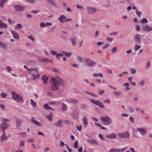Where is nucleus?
<instances>
[{
  "mask_svg": "<svg viewBox=\"0 0 152 152\" xmlns=\"http://www.w3.org/2000/svg\"><path fill=\"white\" fill-rule=\"evenodd\" d=\"M51 89L54 91L58 90L59 86H64L65 84V81L60 77H51Z\"/></svg>",
  "mask_w": 152,
  "mask_h": 152,
  "instance_id": "f257e3e1",
  "label": "nucleus"
},
{
  "mask_svg": "<svg viewBox=\"0 0 152 152\" xmlns=\"http://www.w3.org/2000/svg\"><path fill=\"white\" fill-rule=\"evenodd\" d=\"M27 70L30 71V78L34 80L37 79L40 77V75L37 73V71L36 69H34L32 68H27Z\"/></svg>",
  "mask_w": 152,
  "mask_h": 152,
  "instance_id": "f03ea898",
  "label": "nucleus"
},
{
  "mask_svg": "<svg viewBox=\"0 0 152 152\" xmlns=\"http://www.w3.org/2000/svg\"><path fill=\"white\" fill-rule=\"evenodd\" d=\"M1 119L3 122L1 124V128L3 131L4 132L9 126V124L7 123V122H9V120L7 119L4 118H2Z\"/></svg>",
  "mask_w": 152,
  "mask_h": 152,
  "instance_id": "7ed1b4c3",
  "label": "nucleus"
},
{
  "mask_svg": "<svg viewBox=\"0 0 152 152\" xmlns=\"http://www.w3.org/2000/svg\"><path fill=\"white\" fill-rule=\"evenodd\" d=\"M12 98L16 101L21 102L23 101V99L21 96L19 94H17L15 92L12 93Z\"/></svg>",
  "mask_w": 152,
  "mask_h": 152,
  "instance_id": "20e7f679",
  "label": "nucleus"
},
{
  "mask_svg": "<svg viewBox=\"0 0 152 152\" xmlns=\"http://www.w3.org/2000/svg\"><path fill=\"white\" fill-rule=\"evenodd\" d=\"M129 136V134L128 132H124L121 133H118L115 134V138L119 137L121 138H128Z\"/></svg>",
  "mask_w": 152,
  "mask_h": 152,
  "instance_id": "39448f33",
  "label": "nucleus"
},
{
  "mask_svg": "<svg viewBox=\"0 0 152 152\" xmlns=\"http://www.w3.org/2000/svg\"><path fill=\"white\" fill-rule=\"evenodd\" d=\"M101 119L102 121L104 122V124L105 125H109L111 122V119L108 116L105 117H101Z\"/></svg>",
  "mask_w": 152,
  "mask_h": 152,
  "instance_id": "423d86ee",
  "label": "nucleus"
},
{
  "mask_svg": "<svg viewBox=\"0 0 152 152\" xmlns=\"http://www.w3.org/2000/svg\"><path fill=\"white\" fill-rule=\"evenodd\" d=\"M58 20L60 23L69 21L71 20V19L67 18L64 15H61V16L58 18Z\"/></svg>",
  "mask_w": 152,
  "mask_h": 152,
  "instance_id": "0eeeda50",
  "label": "nucleus"
},
{
  "mask_svg": "<svg viewBox=\"0 0 152 152\" xmlns=\"http://www.w3.org/2000/svg\"><path fill=\"white\" fill-rule=\"evenodd\" d=\"M91 102L95 104L100 107L101 108H103L104 105L102 103L98 100L95 101L93 99H91Z\"/></svg>",
  "mask_w": 152,
  "mask_h": 152,
  "instance_id": "6e6552de",
  "label": "nucleus"
},
{
  "mask_svg": "<svg viewBox=\"0 0 152 152\" xmlns=\"http://www.w3.org/2000/svg\"><path fill=\"white\" fill-rule=\"evenodd\" d=\"M85 61L86 62L87 65L88 66H93L96 65V63L94 61L89 58H87L85 59Z\"/></svg>",
  "mask_w": 152,
  "mask_h": 152,
  "instance_id": "1a4fd4ad",
  "label": "nucleus"
},
{
  "mask_svg": "<svg viewBox=\"0 0 152 152\" xmlns=\"http://www.w3.org/2000/svg\"><path fill=\"white\" fill-rule=\"evenodd\" d=\"M142 30L144 31H152V27L149 26L148 25H146L143 26Z\"/></svg>",
  "mask_w": 152,
  "mask_h": 152,
  "instance_id": "9d476101",
  "label": "nucleus"
},
{
  "mask_svg": "<svg viewBox=\"0 0 152 152\" xmlns=\"http://www.w3.org/2000/svg\"><path fill=\"white\" fill-rule=\"evenodd\" d=\"M63 123V120H59L58 122L54 123V125L56 127L60 128L62 126Z\"/></svg>",
  "mask_w": 152,
  "mask_h": 152,
  "instance_id": "9b49d317",
  "label": "nucleus"
},
{
  "mask_svg": "<svg viewBox=\"0 0 152 152\" xmlns=\"http://www.w3.org/2000/svg\"><path fill=\"white\" fill-rule=\"evenodd\" d=\"M22 121L20 119H17L16 121V128L17 129H19L20 127Z\"/></svg>",
  "mask_w": 152,
  "mask_h": 152,
  "instance_id": "f8f14e48",
  "label": "nucleus"
},
{
  "mask_svg": "<svg viewBox=\"0 0 152 152\" xmlns=\"http://www.w3.org/2000/svg\"><path fill=\"white\" fill-rule=\"evenodd\" d=\"M134 39L137 42H140L141 40V35L139 34H136L134 36Z\"/></svg>",
  "mask_w": 152,
  "mask_h": 152,
  "instance_id": "ddd939ff",
  "label": "nucleus"
},
{
  "mask_svg": "<svg viewBox=\"0 0 152 152\" xmlns=\"http://www.w3.org/2000/svg\"><path fill=\"white\" fill-rule=\"evenodd\" d=\"M88 10L89 12L91 14L94 13L98 11V10L92 7L88 8Z\"/></svg>",
  "mask_w": 152,
  "mask_h": 152,
  "instance_id": "4468645a",
  "label": "nucleus"
},
{
  "mask_svg": "<svg viewBox=\"0 0 152 152\" xmlns=\"http://www.w3.org/2000/svg\"><path fill=\"white\" fill-rule=\"evenodd\" d=\"M11 33L13 35V38L15 39H18L19 38V34L15 31L13 30H12L11 31Z\"/></svg>",
  "mask_w": 152,
  "mask_h": 152,
  "instance_id": "2eb2a0df",
  "label": "nucleus"
},
{
  "mask_svg": "<svg viewBox=\"0 0 152 152\" xmlns=\"http://www.w3.org/2000/svg\"><path fill=\"white\" fill-rule=\"evenodd\" d=\"M15 8L16 11H21L24 10L25 7L20 5H17L15 6Z\"/></svg>",
  "mask_w": 152,
  "mask_h": 152,
  "instance_id": "dca6fc26",
  "label": "nucleus"
},
{
  "mask_svg": "<svg viewBox=\"0 0 152 152\" xmlns=\"http://www.w3.org/2000/svg\"><path fill=\"white\" fill-rule=\"evenodd\" d=\"M137 130L139 132H141L142 135H143L147 133V131L145 128H137Z\"/></svg>",
  "mask_w": 152,
  "mask_h": 152,
  "instance_id": "f3484780",
  "label": "nucleus"
},
{
  "mask_svg": "<svg viewBox=\"0 0 152 152\" xmlns=\"http://www.w3.org/2000/svg\"><path fill=\"white\" fill-rule=\"evenodd\" d=\"M66 101L68 103H71L74 104L77 103L78 102V101L77 100L71 99H67Z\"/></svg>",
  "mask_w": 152,
  "mask_h": 152,
  "instance_id": "a211bd4d",
  "label": "nucleus"
},
{
  "mask_svg": "<svg viewBox=\"0 0 152 152\" xmlns=\"http://www.w3.org/2000/svg\"><path fill=\"white\" fill-rule=\"evenodd\" d=\"M31 123H33L34 124L37 126H41V124L38 121L36 120L34 118H32L31 120Z\"/></svg>",
  "mask_w": 152,
  "mask_h": 152,
  "instance_id": "6ab92c4d",
  "label": "nucleus"
},
{
  "mask_svg": "<svg viewBox=\"0 0 152 152\" xmlns=\"http://www.w3.org/2000/svg\"><path fill=\"white\" fill-rule=\"evenodd\" d=\"M83 124H84V126L85 127H86L87 126L88 124V120L86 116H85L83 117Z\"/></svg>",
  "mask_w": 152,
  "mask_h": 152,
  "instance_id": "aec40b11",
  "label": "nucleus"
},
{
  "mask_svg": "<svg viewBox=\"0 0 152 152\" xmlns=\"http://www.w3.org/2000/svg\"><path fill=\"white\" fill-rule=\"evenodd\" d=\"M88 142L90 144L93 145H97L98 144V142L96 140L91 139V140H88Z\"/></svg>",
  "mask_w": 152,
  "mask_h": 152,
  "instance_id": "412c9836",
  "label": "nucleus"
},
{
  "mask_svg": "<svg viewBox=\"0 0 152 152\" xmlns=\"http://www.w3.org/2000/svg\"><path fill=\"white\" fill-rule=\"evenodd\" d=\"M127 149V147L122 148L121 149H118L117 148H115V152H123L124 151L126 150Z\"/></svg>",
  "mask_w": 152,
  "mask_h": 152,
  "instance_id": "4be33fe9",
  "label": "nucleus"
},
{
  "mask_svg": "<svg viewBox=\"0 0 152 152\" xmlns=\"http://www.w3.org/2000/svg\"><path fill=\"white\" fill-rule=\"evenodd\" d=\"M7 27V24L3 23L0 20V28H6Z\"/></svg>",
  "mask_w": 152,
  "mask_h": 152,
  "instance_id": "5701e85b",
  "label": "nucleus"
},
{
  "mask_svg": "<svg viewBox=\"0 0 152 152\" xmlns=\"http://www.w3.org/2000/svg\"><path fill=\"white\" fill-rule=\"evenodd\" d=\"M42 79L43 80L44 83H47V81L48 80V77L45 76H43L42 77Z\"/></svg>",
  "mask_w": 152,
  "mask_h": 152,
  "instance_id": "b1692460",
  "label": "nucleus"
},
{
  "mask_svg": "<svg viewBox=\"0 0 152 152\" xmlns=\"http://www.w3.org/2000/svg\"><path fill=\"white\" fill-rule=\"evenodd\" d=\"M40 60L42 61H44L45 62H51V60H50L48 58H40Z\"/></svg>",
  "mask_w": 152,
  "mask_h": 152,
  "instance_id": "393cba45",
  "label": "nucleus"
},
{
  "mask_svg": "<svg viewBox=\"0 0 152 152\" xmlns=\"http://www.w3.org/2000/svg\"><path fill=\"white\" fill-rule=\"evenodd\" d=\"M0 46L2 47L3 48H7V44L1 41H0Z\"/></svg>",
  "mask_w": 152,
  "mask_h": 152,
  "instance_id": "a878e982",
  "label": "nucleus"
},
{
  "mask_svg": "<svg viewBox=\"0 0 152 152\" xmlns=\"http://www.w3.org/2000/svg\"><path fill=\"white\" fill-rule=\"evenodd\" d=\"M7 0H0V8H2L3 7L4 3Z\"/></svg>",
  "mask_w": 152,
  "mask_h": 152,
  "instance_id": "bb28decb",
  "label": "nucleus"
},
{
  "mask_svg": "<svg viewBox=\"0 0 152 152\" xmlns=\"http://www.w3.org/2000/svg\"><path fill=\"white\" fill-rule=\"evenodd\" d=\"M129 83H126L124 84V86L126 87L125 89L126 91H129L130 90V88L129 87Z\"/></svg>",
  "mask_w": 152,
  "mask_h": 152,
  "instance_id": "cd10ccee",
  "label": "nucleus"
},
{
  "mask_svg": "<svg viewBox=\"0 0 152 152\" xmlns=\"http://www.w3.org/2000/svg\"><path fill=\"white\" fill-rule=\"evenodd\" d=\"M148 22V20L146 18H143L142 19V20L140 21V23L143 24H144V23H147Z\"/></svg>",
  "mask_w": 152,
  "mask_h": 152,
  "instance_id": "c85d7f7f",
  "label": "nucleus"
},
{
  "mask_svg": "<svg viewBox=\"0 0 152 152\" xmlns=\"http://www.w3.org/2000/svg\"><path fill=\"white\" fill-rule=\"evenodd\" d=\"M62 53H64L66 56L67 57H69L72 55V53L70 52H66L65 51H63Z\"/></svg>",
  "mask_w": 152,
  "mask_h": 152,
  "instance_id": "c756f323",
  "label": "nucleus"
},
{
  "mask_svg": "<svg viewBox=\"0 0 152 152\" xmlns=\"http://www.w3.org/2000/svg\"><path fill=\"white\" fill-rule=\"evenodd\" d=\"M22 28V26H21V24H17L16 26H15V29H17L20 30Z\"/></svg>",
  "mask_w": 152,
  "mask_h": 152,
  "instance_id": "7c9ffc66",
  "label": "nucleus"
},
{
  "mask_svg": "<svg viewBox=\"0 0 152 152\" xmlns=\"http://www.w3.org/2000/svg\"><path fill=\"white\" fill-rule=\"evenodd\" d=\"M53 114L52 113H50L49 115H47V117L48 120L50 121H52V118H53Z\"/></svg>",
  "mask_w": 152,
  "mask_h": 152,
  "instance_id": "2f4dec72",
  "label": "nucleus"
},
{
  "mask_svg": "<svg viewBox=\"0 0 152 152\" xmlns=\"http://www.w3.org/2000/svg\"><path fill=\"white\" fill-rule=\"evenodd\" d=\"M7 136H5V133L4 132L3 135L1 136V141H3L6 140L7 139Z\"/></svg>",
  "mask_w": 152,
  "mask_h": 152,
  "instance_id": "473e14b6",
  "label": "nucleus"
},
{
  "mask_svg": "<svg viewBox=\"0 0 152 152\" xmlns=\"http://www.w3.org/2000/svg\"><path fill=\"white\" fill-rule=\"evenodd\" d=\"M75 40L76 39L75 38H72L71 39V43L73 46H75L76 44Z\"/></svg>",
  "mask_w": 152,
  "mask_h": 152,
  "instance_id": "72a5a7b5",
  "label": "nucleus"
},
{
  "mask_svg": "<svg viewBox=\"0 0 152 152\" xmlns=\"http://www.w3.org/2000/svg\"><path fill=\"white\" fill-rule=\"evenodd\" d=\"M93 76L94 77H103V75L101 73L100 74H95L94 73L93 74Z\"/></svg>",
  "mask_w": 152,
  "mask_h": 152,
  "instance_id": "f704fd0d",
  "label": "nucleus"
},
{
  "mask_svg": "<svg viewBox=\"0 0 152 152\" xmlns=\"http://www.w3.org/2000/svg\"><path fill=\"white\" fill-rule=\"evenodd\" d=\"M106 137L108 138H113L114 137V134L112 133L111 134L106 135Z\"/></svg>",
  "mask_w": 152,
  "mask_h": 152,
  "instance_id": "c9c22d12",
  "label": "nucleus"
},
{
  "mask_svg": "<svg viewBox=\"0 0 152 152\" xmlns=\"http://www.w3.org/2000/svg\"><path fill=\"white\" fill-rule=\"evenodd\" d=\"M136 72V69L134 68L131 69V73L132 74H135Z\"/></svg>",
  "mask_w": 152,
  "mask_h": 152,
  "instance_id": "e433bc0d",
  "label": "nucleus"
},
{
  "mask_svg": "<svg viewBox=\"0 0 152 152\" xmlns=\"http://www.w3.org/2000/svg\"><path fill=\"white\" fill-rule=\"evenodd\" d=\"M30 101L31 105L34 107H36L37 105L36 103L32 99H31Z\"/></svg>",
  "mask_w": 152,
  "mask_h": 152,
  "instance_id": "4c0bfd02",
  "label": "nucleus"
},
{
  "mask_svg": "<svg viewBox=\"0 0 152 152\" xmlns=\"http://www.w3.org/2000/svg\"><path fill=\"white\" fill-rule=\"evenodd\" d=\"M44 109L48 110L52 109L47 104H45L44 105Z\"/></svg>",
  "mask_w": 152,
  "mask_h": 152,
  "instance_id": "58836bf2",
  "label": "nucleus"
},
{
  "mask_svg": "<svg viewBox=\"0 0 152 152\" xmlns=\"http://www.w3.org/2000/svg\"><path fill=\"white\" fill-rule=\"evenodd\" d=\"M62 109L64 111H65V110H66V109H67L66 106L64 103L62 104Z\"/></svg>",
  "mask_w": 152,
  "mask_h": 152,
  "instance_id": "ea45409f",
  "label": "nucleus"
},
{
  "mask_svg": "<svg viewBox=\"0 0 152 152\" xmlns=\"http://www.w3.org/2000/svg\"><path fill=\"white\" fill-rule=\"evenodd\" d=\"M141 48L140 46H139L137 45H136L134 47V50L136 51H137L140 49Z\"/></svg>",
  "mask_w": 152,
  "mask_h": 152,
  "instance_id": "a19ab883",
  "label": "nucleus"
},
{
  "mask_svg": "<svg viewBox=\"0 0 152 152\" xmlns=\"http://www.w3.org/2000/svg\"><path fill=\"white\" fill-rule=\"evenodd\" d=\"M25 145V142L24 141H20V143L19 145L20 146H23Z\"/></svg>",
  "mask_w": 152,
  "mask_h": 152,
  "instance_id": "79ce46f5",
  "label": "nucleus"
},
{
  "mask_svg": "<svg viewBox=\"0 0 152 152\" xmlns=\"http://www.w3.org/2000/svg\"><path fill=\"white\" fill-rule=\"evenodd\" d=\"M48 3L50 4L54 5L55 4L54 2H53V0H46Z\"/></svg>",
  "mask_w": 152,
  "mask_h": 152,
  "instance_id": "37998d69",
  "label": "nucleus"
},
{
  "mask_svg": "<svg viewBox=\"0 0 152 152\" xmlns=\"http://www.w3.org/2000/svg\"><path fill=\"white\" fill-rule=\"evenodd\" d=\"M105 40L106 41H110V42H112V41H113V38H111L110 37H107L105 38Z\"/></svg>",
  "mask_w": 152,
  "mask_h": 152,
  "instance_id": "c03bdc74",
  "label": "nucleus"
},
{
  "mask_svg": "<svg viewBox=\"0 0 152 152\" xmlns=\"http://www.w3.org/2000/svg\"><path fill=\"white\" fill-rule=\"evenodd\" d=\"M145 84V82L143 80H141L139 82V85L140 86H143Z\"/></svg>",
  "mask_w": 152,
  "mask_h": 152,
  "instance_id": "a18cd8bd",
  "label": "nucleus"
},
{
  "mask_svg": "<svg viewBox=\"0 0 152 152\" xmlns=\"http://www.w3.org/2000/svg\"><path fill=\"white\" fill-rule=\"evenodd\" d=\"M41 27L42 28L46 26L45 23L43 22H41L40 24Z\"/></svg>",
  "mask_w": 152,
  "mask_h": 152,
  "instance_id": "49530a36",
  "label": "nucleus"
},
{
  "mask_svg": "<svg viewBox=\"0 0 152 152\" xmlns=\"http://www.w3.org/2000/svg\"><path fill=\"white\" fill-rule=\"evenodd\" d=\"M1 95L2 98H4L6 97L7 94L6 93H1Z\"/></svg>",
  "mask_w": 152,
  "mask_h": 152,
  "instance_id": "de8ad7c7",
  "label": "nucleus"
},
{
  "mask_svg": "<svg viewBox=\"0 0 152 152\" xmlns=\"http://www.w3.org/2000/svg\"><path fill=\"white\" fill-rule=\"evenodd\" d=\"M99 138L101 140H105L104 137H103L101 134H99Z\"/></svg>",
  "mask_w": 152,
  "mask_h": 152,
  "instance_id": "09e8293b",
  "label": "nucleus"
},
{
  "mask_svg": "<svg viewBox=\"0 0 152 152\" xmlns=\"http://www.w3.org/2000/svg\"><path fill=\"white\" fill-rule=\"evenodd\" d=\"M74 148H78V142L76 141L75 142V145L74 146Z\"/></svg>",
  "mask_w": 152,
  "mask_h": 152,
  "instance_id": "8fccbe9b",
  "label": "nucleus"
},
{
  "mask_svg": "<svg viewBox=\"0 0 152 152\" xmlns=\"http://www.w3.org/2000/svg\"><path fill=\"white\" fill-rule=\"evenodd\" d=\"M27 2L29 3L32 4L35 2L34 0H27Z\"/></svg>",
  "mask_w": 152,
  "mask_h": 152,
  "instance_id": "3c124183",
  "label": "nucleus"
},
{
  "mask_svg": "<svg viewBox=\"0 0 152 152\" xmlns=\"http://www.w3.org/2000/svg\"><path fill=\"white\" fill-rule=\"evenodd\" d=\"M86 93H87L89 94H90L91 95H92L93 96H94V97H97V96L95 94H93L92 93H91V92H88V91H86Z\"/></svg>",
  "mask_w": 152,
  "mask_h": 152,
  "instance_id": "603ef678",
  "label": "nucleus"
},
{
  "mask_svg": "<svg viewBox=\"0 0 152 152\" xmlns=\"http://www.w3.org/2000/svg\"><path fill=\"white\" fill-rule=\"evenodd\" d=\"M76 127L77 130H79L80 132L81 131L82 126L80 125V126H76Z\"/></svg>",
  "mask_w": 152,
  "mask_h": 152,
  "instance_id": "864d4df0",
  "label": "nucleus"
},
{
  "mask_svg": "<svg viewBox=\"0 0 152 152\" xmlns=\"http://www.w3.org/2000/svg\"><path fill=\"white\" fill-rule=\"evenodd\" d=\"M57 52L55 51H51L50 53L51 55H55L57 54Z\"/></svg>",
  "mask_w": 152,
  "mask_h": 152,
  "instance_id": "5fc2aeb1",
  "label": "nucleus"
},
{
  "mask_svg": "<svg viewBox=\"0 0 152 152\" xmlns=\"http://www.w3.org/2000/svg\"><path fill=\"white\" fill-rule=\"evenodd\" d=\"M76 6L77 8L80 9H84V7L81 5H79L78 4H77Z\"/></svg>",
  "mask_w": 152,
  "mask_h": 152,
  "instance_id": "6e6d98bb",
  "label": "nucleus"
},
{
  "mask_svg": "<svg viewBox=\"0 0 152 152\" xmlns=\"http://www.w3.org/2000/svg\"><path fill=\"white\" fill-rule=\"evenodd\" d=\"M98 93L99 94L102 95L104 93V91L103 90H99L98 91Z\"/></svg>",
  "mask_w": 152,
  "mask_h": 152,
  "instance_id": "4d7b16f0",
  "label": "nucleus"
},
{
  "mask_svg": "<svg viewBox=\"0 0 152 152\" xmlns=\"http://www.w3.org/2000/svg\"><path fill=\"white\" fill-rule=\"evenodd\" d=\"M8 23H10V24H12L14 23L13 21H12L11 19H8Z\"/></svg>",
  "mask_w": 152,
  "mask_h": 152,
  "instance_id": "13d9d810",
  "label": "nucleus"
},
{
  "mask_svg": "<svg viewBox=\"0 0 152 152\" xmlns=\"http://www.w3.org/2000/svg\"><path fill=\"white\" fill-rule=\"evenodd\" d=\"M136 29L137 31H139L140 30V26L138 25L136 26Z\"/></svg>",
  "mask_w": 152,
  "mask_h": 152,
  "instance_id": "bf43d9fd",
  "label": "nucleus"
},
{
  "mask_svg": "<svg viewBox=\"0 0 152 152\" xmlns=\"http://www.w3.org/2000/svg\"><path fill=\"white\" fill-rule=\"evenodd\" d=\"M136 13L137 15L139 16V17H140L141 13L138 10H136Z\"/></svg>",
  "mask_w": 152,
  "mask_h": 152,
  "instance_id": "052dcab7",
  "label": "nucleus"
},
{
  "mask_svg": "<svg viewBox=\"0 0 152 152\" xmlns=\"http://www.w3.org/2000/svg\"><path fill=\"white\" fill-rule=\"evenodd\" d=\"M128 116V114H125L124 113H122L121 114V116L122 117H127Z\"/></svg>",
  "mask_w": 152,
  "mask_h": 152,
  "instance_id": "680f3d73",
  "label": "nucleus"
},
{
  "mask_svg": "<svg viewBox=\"0 0 152 152\" xmlns=\"http://www.w3.org/2000/svg\"><path fill=\"white\" fill-rule=\"evenodd\" d=\"M104 44V43L101 42H98L96 43V45L98 46H100L102 45H103Z\"/></svg>",
  "mask_w": 152,
  "mask_h": 152,
  "instance_id": "e2e57ef3",
  "label": "nucleus"
},
{
  "mask_svg": "<svg viewBox=\"0 0 152 152\" xmlns=\"http://www.w3.org/2000/svg\"><path fill=\"white\" fill-rule=\"evenodd\" d=\"M151 63L150 62H148L146 64V67L147 68H148L150 66Z\"/></svg>",
  "mask_w": 152,
  "mask_h": 152,
  "instance_id": "0e129e2a",
  "label": "nucleus"
},
{
  "mask_svg": "<svg viewBox=\"0 0 152 152\" xmlns=\"http://www.w3.org/2000/svg\"><path fill=\"white\" fill-rule=\"evenodd\" d=\"M129 120H130V121L132 123H134V118H132V117H130L129 118Z\"/></svg>",
  "mask_w": 152,
  "mask_h": 152,
  "instance_id": "69168bd1",
  "label": "nucleus"
},
{
  "mask_svg": "<svg viewBox=\"0 0 152 152\" xmlns=\"http://www.w3.org/2000/svg\"><path fill=\"white\" fill-rule=\"evenodd\" d=\"M39 12V11L38 10H33L31 12V13H38Z\"/></svg>",
  "mask_w": 152,
  "mask_h": 152,
  "instance_id": "338daca9",
  "label": "nucleus"
},
{
  "mask_svg": "<svg viewBox=\"0 0 152 152\" xmlns=\"http://www.w3.org/2000/svg\"><path fill=\"white\" fill-rule=\"evenodd\" d=\"M7 71L8 72H10L12 70L10 66H8L7 67Z\"/></svg>",
  "mask_w": 152,
  "mask_h": 152,
  "instance_id": "774afa93",
  "label": "nucleus"
}]
</instances>
